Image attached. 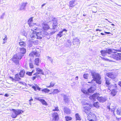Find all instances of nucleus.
Returning a JSON list of instances; mask_svg holds the SVG:
<instances>
[{
	"instance_id": "nucleus-50",
	"label": "nucleus",
	"mask_w": 121,
	"mask_h": 121,
	"mask_svg": "<svg viewBox=\"0 0 121 121\" xmlns=\"http://www.w3.org/2000/svg\"><path fill=\"white\" fill-rule=\"evenodd\" d=\"M5 14L4 13H3V14L1 16L0 18L1 19H3L5 16Z\"/></svg>"
},
{
	"instance_id": "nucleus-51",
	"label": "nucleus",
	"mask_w": 121,
	"mask_h": 121,
	"mask_svg": "<svg viewBox=\"0 0 121 121\" xmlns=\"http://www.w3.org/2000/svg\"><path fill=\"white\" fill-rule=\"evenodd\" d=\"M87 74H84L83 75L84 78L86 79L87 78Z\"/></svg>"
},
{
	"instance_id": "nucleus-14",
	"label": "nucleus",
	"mask_w": 121,
	"mask_h": 121,
	"mask_svg": "<svg viewBox=\"0 0 121 121\" xmlns=\"http://www.w3.org/2000/svg\"><path fill=\"white\" fill-rule=\"evenodd\" d=\"M27 4V2L26 3L23 2L22 3L20 7L19 10H25L26 9V7Z\"/></svg>"
},
{
	"instance_id": "nucleus-3",
	"label": "nucleus",
	"mask_w": 121,
	"mask_h": 121,
	"mask_svg": "<svg viewBox=\"0 0 121 121\" xmlns=\"http://www.w3.org/2000/svg\"><path fill=\"white\" fill-rule=\"evenodd\" d=\"M91 74L93 78L94 81H95L96 83L99 84L101 83V77L100 75L94 72H91Z\"/></svg>"
},
{
	"instance_id": "nucleus-26",
	"label": "nucleus",
	"mask_w": 121,
	"mask_h": 121,
	"mask_svg": "<svg viewBox=\"0 0 121 121\" xmlns=\"http://www.w3.org/2000/svg\"><path fill=\"white\" fill-rule=\"evenodd\" d=\"M95 90V87L91 86L88 89V91L89 92H93Z\"/></svg>"
},
{
	"instance_id": "nucleus-32",
	"label": "nucleus",
	"mask_w": 121,
	"mask_h": 121,
	"mask_svg": "<svg viewBox=\"0 0 121 121\" xmlns=\"http://www.w3.org/2000/svg\"><path fill=\"white\" fill-rule=\"evenodd\" d=\"M60 92L59 90L58 89H56L54 90L52 92L50 93L49 94H52L54 95V94H57Z\"/></svg>"
},
{
	"instance_id": "nucleus-19",
	"label": "nucleus",
	"mask_w": 121,
	"mask_h": 121,
	"mask_svg": "<svg viewBox=\"0 0 121 121\" xmlns=\"http://www.w3.org/2000/svg\"><path fill=\"white\" fill-rule=\"evenodd\" d=\"M107 100V99L105 97H99L98 100L100 102L103 103Z\"/></svg>"
},
{
	"instance_id": "nucleus-15",
	"label": "nucleus",
	"mask_w": 121,
	"mask_h": 121,
	"mask_svg": "<svg viewBox=\"0 0 121 121\" xmlns=\"http://www.w3.org/2000/svg\"><path fill=\"white\" fill-rule=\"evenodd\" d=\"M32 30L35 33L38 34H39V35H38V36H40V33L41 32V29H39V28H37L36 27H35Z\"/></svg>"
},
{
	"instance_id": "nucleus-52",
	"label": "nucleus",
	"mask_w": 121,
	"mask_h": 121,
	"mask_svg": "<svg viewBox=\"0 0 121 121\" xmlns=\"http://www.w3.org/2000/svg\"><path fill=\"white\" fill-rule=\"evenodd\" d=\"M35 86L36 87V88H37V89L39 90L40 91L41 89V88L39 87L38 85L36 84L35 85Z\"/></svg>"
},
{
	"instance_id": "nucleus-33",
	"label": "nucleus",
	"mask_w": 121,
	"mask_h": 121,
	"mask_svg": "<svg viewBox=\"0 0 121 121\" xmlns=\"http://www.w3.org/2000/svg\"><path fill=\"white\" fill-rule=\"evenodd\" d=\"M39 59L38 58H36L35 60V63L37 65H39Z\"/></svg>"
},
{
	"instance_id": "nucleus-11",
	"label": "nucleus",
	"mask_w": 121,
	"mask_h": 121,
	"mask_svg": "<svg viewBox=\"0 0 121 121\" xmlns=\"http://www.w3.org/2000/svg\"><path fill=\"white\" fill-rule=\"evenodd\" d=\"M52 120L54 121H57L59 119V115L57 112H54L52 113Z\"/></svg>"
},
{
	"instance_id": "nucleus-18",
	"label": "nucleus",
	"mask_w": 121,
	"mask_h": 121,
	"mask_svg": "<svg viewBox=\"0 0 121 121\" xmlns=\"http://www.w3.org/2000/svg\"><path fill=\"white\" fill-rule=\"evenodd\" d=\"M75 0H73L70 1L69 2V8L71 9V8H72L74 7L75 5Z\"/></svg>"
},
{
	"instance_id": "nucleus-58",
	"label": "nucleus",
	"mask_w": 121,
	"mask_h": 121,
	"mask_svg": "<svg viewBox=\"0 0 121 121\" xmlns=\"http://www.w3.org/2000/svg\"><path fill=\"white\" fill-rule=\"evenodd\" d=\"M32 87L34 89L35 91H36V87L35 86H32Z\"/></svg>"
},
{
	"instance_id": "nucleus-25",
	"label": "nucleus",
	"mask_w": 121,
	"mask_h": 121,
	"mask_svg": "<svg viewBox=\"0 0 121 121\" xmlns=\"http://www.w3.org/2000/svg\"><path fill=\"white\" fill-rule=\"evenodd\" d=\"M110 79L106 77H105V83L107 86H108L110 85L111 84L110 82Z\"/></svg>"
},
{
	"instance_id": "nucleus-45",
	"label": "nucleus",
	"mask_w": 121,
	"mask_h": 121,
	"mask_svg": "<svg viewBox=\"0 0 121 121\" xmlns=\"http://www.w3.org/2000/svg\"><path fill=\"white\" fill-rule=\"evenodd\" d=\"M29 66L30 68L31 69L33 68H34V66L33 65V64L31 63H29Z\"/></svg>"
},
{
	"instance_id": "nucleus-63",
	"label": "nucleus",
	"mask_w": 121,
	"mask_h": 121,
	"mask_svg": "<svg viewBox=\"0 0 121 121\" xmlns=\"http://www.w3.org/2000/svg\"><path fill=\"white\" fill-rule=\"evenodd\" d=\"M9 95L7 94H5L4 95V96L6 97H8L9 96Z\"/></svg>"
},
{
	"instance_id": "nucleus-35",
	"label": "nucleus",
	"mask_w": 121,
	"mask_h": 121,
	"mask_svg": "<svg viewBox=\"0 0 121 121\" xmlns=\"http://www.w3.org/2000/svg\"><path fill=\"white\" fill-rule=\"evenodd\" d=\"M43 92H45V93H48L50 91V90L48 88H46L43 89L41 90Z\"/></svg>"
},
{
	"instance_id": "nucleus-17",
	"label": "nucleus",
	"mask_w": 121,
	"mask_h": 121,
	"mask_svg": "<svg viewBox=\"0 0 121 121\" xmlns=\"http://www.w3.org/2000/svg\"><path fill=\"white\" fill-rule=\"evenodd\" d=\"M42 25L43 29L44 30H46L50 28L49 26L47 24L43 23Z\"/></svg>"
},
{
	"instance_id": "nucleus-48",
	"label": "nucleus",
	"mask_w": 121,
	"mask_h": 121,
	"mask_svg": "<svg viewBox=\"0 0 121 121\" xmlns=\"http://www.w3.org/2000/svg\"><path fill=\"white\" fill-rule=\"evenodd\" d=\"M32 74L31 72H27L26 73V74L30 76Z\"/></svg>"
},
{
	"instance_id": "nucleus-54",
	"label": "nucleus",
	"mask_w": 121,
	"mask_h": 121,
	"mask_svg": "<svg viewBox=\"0 0 121 121\" xmlns=\"http://www.w3.org/2000/svg\"><path fill=\"white\" fill-rule=\"evenodd\" d=\"M101 58L102 59H104V60H107V61H109L110 60H109V59H107L106 58H104L103 57H101Z\"/></svg>"
},
{
	"instance_id": "nucleus-34",
	"label": "nucleus",
	"mask_w": 121,
	"mask_h": 121,
	"mask_svg": "<svg viewBox=\"0 0 121 121\" xmlns=\"http://www.w3.org/2000/svg\"><path fill=\"white\" fill-rule=\"evenodd\" d=\"M4 38L3 39V42L2 43L3 44H4L7 42L8 38L7 35H4Z\"/></svg>"
},
{
	"instance_id": "nucleus-12",
	"label": "nucleus",
	"mask_w": 121,
	"mask_h": 121,
	"mask_svg": "<svg viewBox=\"0 0 121 121\" xmlns=\"http://www.w3.org/2000/svg\"><path fill=\"white\" fill-rule=\"evenodd\" d=\"M99 94L96 93L94 94L92 96L90 97L91 99L93 101H95L96 99L98 100V98L99 96Z\"/></svg>"
},
{
	"instance_id": "nucleus-44",
	"label": "nucleus",
	"mask_w": 121,
	"mask_h": 121,
	"mask_svg": "<svg viewBox=\"0 0 121 121\" xmlns=\"http://www.w3.org/2000/svg\"><path fill=\"white\" fill-rule=\"evenodd\" d=\"M56 23L55 24H54V23H53V24L52 25V26H53V29H55L57 25V23L56 22Z\"/></svg>"
},
{
	"instance_id": "nucleus-43",
	"label": "nucleus",
	"mask_w": 121,
	"mask_h": 121,
	"mask_svg": "<svg viewBox=\"0 0 121 121\" xmlns=\"http://www.w3.org/2000/svg\"><path fill=\"white\" fill-rule=\"evenodd\" d=\"M65 118L67 121H68L72 119V118L71 117L69 116H66Z\"/></svg>"
},
{
	"instance_id": "nucleus-55",
	"label": "nucleus",
	"mask_w": 121,
	"mask_h": 121,
	"mask_svg": "<svg viewBox=\"0 0 121 121\" xmlns=\"http://www.w3.org/2000/svg\"><path fill=\"white\" fill-rule=\"evenodd\" d=\"M38 41L37 40H36L35 41H33V43L35 45H36L38 44Z\"/></svg>"
},
{
	"instance_id": "nucleus-36",
	"label": "nucleus",
	"mask_w": 121,
	"mask_h": 121,
	"mask_svg": "<svg viewBox=\"0 0 121 121\" xmlns=\"http://www.w3.org/2000/svg\"><path fill=\"white\" fill-rule=\"evenodd\" d=\"M63 35L62 31H60L58 33L56 37H59L60 38Z\"/></svg>"
},
{
	"instance_id": "nucleus-61",
	"label": "nucleus",
	"mask_w": 121,
	"mask_h": 121,
	"mask_svg": "<svg viewBox=\"0 0 121 121\" xmlns=\"http://www.w3.org/2000/svg\"><path fill=\"white\" fill-rule=\"evenodd\" d=\"M62 31V33L64 31H65V32H66L67 31V30H66V29H63L62 31Z\"/></svg>"
},
{
	"instance_id": "nucleus-40",
	"label": "nucleus",
	"mask_w": 121,
	"mask_h": 121,
	"mask_svg": "<svg viewBox=\"0 0 121 121\" xmlns=\"http://www.w3.org/2000/svg\"><path fill=\"white\" fill-rule=\"evenodd\" d=\"M33 43V41H29L28 43V46L30 47H31Z\"/></svg>"
},
{
	"instance_id": "nucleus-29",
	"label": "nucleus",
	"mask_w": 121,
	"mask_h": 121,
	"mask_svg": "<svg viewBox=\"0 0 121 121\" xmlns=\"http://www.w3.org/2000/svg\"><path fill=\"white\" fill-rule=\"evenodd\" d=\"M25 73V72L24 70H20L19 73V75H20V76L21 77H23L24 76Z\"/></svg>"
},
{
	"instance_id": "nucleus-8",
	"label": "nucleus",
	"mask_w": 121,
	"mask_h": 121,
	"mask_svg": "<svg viewBox=\"0 0 121 121\" xmlns=\"http://www.w3.org/2000/svg\"><path fill=\"white\" fill-rule=\"evenodd\" d=\"M82 109H83V111L87 114H88L90 113H91V108L89 106L83 107Z\"/></svg>"
},
{
	"instance_id": "nucleus-22",
	"label": "nucleus",
	"mask_w": 121,
	"mask_h": 121,
	"mask_svg": "<svg viewBox=\"0 0 121 121\" xmlns=\"http://www.w3.org/2000/svg\"><path fill=\"white\" fill-rule=\"evenodd\" d=\"M108 89L110 91L112 90H114L115 89H117V86L116 84H115L114 85H112L111 84L110 85L108 86Z\"/></svg>"
},
{
	"instance_id": "nucleus-2",
	"label": "nucleus",
	"mask_w": 121,
	"mask_h": 121,
	"mask_svg": "<svg viewBox=\"0 0 121 121\" xmlns=\"http://www.w3.org/2000/svg\"><path fill=\"white\" fill-rule=\"evenodd\" d=\"M115 51L116 52H119L120 50L118 49H107L106 50H102L100 51V52L102 55L103 56H105L108 55V56L110 57V56L108 55L109 54H111L112 53H116Z\"/></svg>"
},
{
	"instance_id": "nucleus-9",
	"label": "nucleus",
	"mask_w": 121,
	"mask_h": 121,
	"mask_svg": "<svg viewBox=\"0 0 121 121\" xmlns=\"http://www.w3.org/2000/svg\"><path fill=\"white\" fill-rule=\"evenodd\" d=\"M36 72L33 75H38L39 74H44V73L43 70L40 69L36 68Z\"/></svg>"
},
{
	"instance_id": "nucleus-7",
	"label": "nucleus",
	"mask_w": 121,
	"mask_h": 121,
	"mask_svg": "<svg viewBox=\"0 0 121 121\" xmlns=\"http://www.w3.org/2000/svg\"><path fill=\"white\" fill-rule=\"evenodd\" d=\"M110 57L117 60H121V53H116L112 54Z\"/></svg>"
},
{
	"instance_id": "nucleus-23",
	"label": "nucleus",
	"mask_w": 121,
	"mask_h": 121,
	"mask_svg": "<svg viewBox=\"0 0 121 121\" xmlns=\"http://www.w3.org/2000/svg\"><path fill=\"white\" fill-rule=\"evenodd\" d=\"M33 18L31 17L30 18L28 21V23L29 26H32L34 25V23H33Z\"/></svg>"
},
{
	"instance_id": "nucleus-56",
	"label": "nucleus",
	"mask_w": 121,
	"mask_h": 121,
	"mask_svg": "<svg viewBox=\"0 0 121 121\" xmlns=\"http://www.w3.org/2000/svg\"><path fill=\"white\" fill-rule=\"evenodd\" d=\"M38 76L36 75L35 76H34L32 78V79L33 80H34L36 78H37Z\"/></svg>"
},
{
	"instance_id": "nucleus-28",
	"label": "nucleus",
	"mask_w": 121,
	"mask_h": 121,
	"mask_svg": "<svg viewBox=\"0 0 121 121\" xmlns=\"http://www.w3.org/2000/svg\"><path fill=\"white\" fill-rule=\"evenodd\" d=\"M65 46L67 47L70 48L71 46V42L70 40H68L65 44Z\"/></svg>"
},
{
	"instance_id": "nucleus-59",
	"label": "nucleus",
	"mask_w": 121,
	"mask_h": 121,
	"mask_svg": "<svg viewBox=\"0 0 121 121\" xmlns=\"http://www.w3.org/2000/svg\"><path fill=\"white\" fill-rule=\"evenodd\" d=\"M32 87L34 89L35 91H36V87L35 86H32Z\"/></svg>"
},
{
	"instance_id": "nucleus-21",
	"label": "nucleus",
	"mask_w": 121,
	"mask_h": 121,
	"mask_svg": "<svg viewBox=\"0 0 121 121\" xmlns=\"http://www.w3.org/2000/svg\"><path fill=\"white\" fill-rule=\"evenodd\" d=\"M48 35V33L45 30H42L40 33V35L39 36L41 37V39L42 37H45Z\"/></svg>"
},
{
	"instance_id": "nucleus-60",
	"label": "nucleus",
	"mask_w": 121,
	"mask_h": 121,
	"mask_svg": "<svg viewBox=\"0 0 121 121\" xmlns=\"http://www.w3.org/2000/svg\"><path fill=\"white\" fill-rule=\"evenodd\" d=\"M56 31H52V32H51L50 33V35H53V34H54L55 33Z\"/></svg>"
},
{
	"instance_id": "nucleus-53",
	"label": "nucleus",
	"mask_w": 121,
	"mask_h": 121,
	"mask_svg": "<svg viewBox=\"0 0 121 121\" xmlns=\"http://www.w3.org/2000/svg\"><path fill=\"white\" fill-rule=\"evenodd\" d=\"M53 110L54 111H59V110L58 108L57 107H56Z\"/></svg>"
},
{
	"instance_id": "nucleus-13",
	"label": "nucleus",
	"mask_w": 121,
	"mask_h": 121,
	"mask_svg": "<svg viewBox=\"0 0 121 121\" xmlns=\"http://www.w3.org/2000/svg\"><path fill=\"white\" fill-rule=\"evenodd\" d=\"M106 75L109 78L112 79H114L116 77V76L113 72L107 73H106Z\"/></svg>"
},
{
	"instance_id": "nucleus-30",
	"label": "nucleus",
	"mask_w": 121,
	"mask_h": 121,
	"mask_svg": "<svg viewBox=\"0 0 121 121\" xmlns=\"http://www.w3.org/2000/svg\"><path fill=\"white\" fill-rule=\"evenodd\" d=\"M64 100L65 102H68L69 101V98L66 96L65 95H63Z\"/></svg>"
},
{
	"instance_id": "nucleus-37",
	"label": "nucleus",
	"mask_w": 121,
	"mask_h": 121,
	"mask_svg": "<svg viewBox=\"0 0 121 121\" xmlns=\"http://www.w3.org/2000/svg\"><path fill=\"white\" fill-rule=\"evenodd\" d=\"M55 83L54 82H52L50 83V85L48 86H47L48 88H50L51 87H53L55 85Z\"/></svg>"
},
{
	"instance_id": "nucleus-49",
	"label": "nucleus",
	"mask_w": 121,
	"mask_h": 121,
	"mask_svg": "<svg viewBox=\"0 0 121 121\" xmlns=\"http://www.w3.org/2000/svg\"><path fill=\"white\" fill-rule=\"evenodd\" d=\"M82 92L84 94H87V92H88V91H86L82 89Z\"/></svg>"
},
{
	"instance_id": "nucleus-5",
	"label": "nucleus",
	"mask_w": 121,
	"mask_h": 121,
	"mask_svg": "<svg viewBox=\"0 0 121 121\" xmlns=\"http://www.w3.org/2000/svg\"><path fill=\"white\" fill-rule=\"evenodd\" d=\"M13 112L11 117L13 118H16L17 116L22 114L23 112V111L20 109H16L15 110L14 109H12Z\"/></svg>"
},
{
	"instance_id": "nucleus-20",
	"label": "nucleus",
	"mask_w": 121,
	"mask_h": 121,
	"mask_svg": "<svg viewBox=\"0 0 121 121\" xmlns=\"http://www.w3.org/2000/svg\"><path fill=\"white\" fill-rule=\"evenodd\" d=\"M79 41V40L78 39H73V44L76 45V46H78V45L80 43Z\"/></svg>"
},
{
	"instance_id": "nucleus-42",
	"label": "nucleus",
	"mask_w": 121,
	"mask_h": 121,
	"mask_svg": "<svg viewBox=\"0 0 121 121\" xmlns=\"http://www.w3.org/2000/svg\"><path fill=\"white\" fill-rule=\"evenodd\" d=\"M19 44L20 46L22 47L25 46L26 45L25 42L23 41L20 42Z\"/></svg>"
},
{
	"instance_id": "nucleus-16",
	"label": "nucleus",
	"mask_w": 121,
	"mask_h": 121,
	"mask_svg": "<svg viewBox=\"0 0 121 121\" xmlns=\"http://www.w3.org/2000/svg\"><path fill=\"white\" fill-rule=\"evenodd\" d=\"M35 99L40 101L43 105H48L47 103L43 99H41L40 98H35Z\"/></svg>"
},
{
	"instance_id": "nucleus-27",
	"label": "nucleus",
	"mask_w": 121,
	"mask_h": 121,
	"mask_svg": "<svg viewBox=\"0 0 121 121\" xmlns=\"http://www.w3.org/2000/svg\"><path fill=\"white\" fill-rule=\"evenodd\" d=\"M20 79L21 78L19 76L18 74H16L15 77L14 78V79H12V80L15 81H17Z\"/></svg>"
},
{
	"instance_id": "nucleus-39",
	"label": "nucleus",
	"mask_w": 121,
	"mask_h": 121,
	"mask_svg": "<svg viewBox=\"0 0 121 121\" xmlns=\"http://www.w3.org/2000/svg\"><path fill=\"white\" fill-rule=\"evenodd\" d=\"M93 105L94 107L97 108H99V103L98 102L94 103Z\"/></svg>"
},
{
	"instance_id": "nucleus-6",
	"label": "nucleus",
	"mask_w": 121,
	"mask_h": 121,
	"mask_svg": "<svg viewBox=\"0 0 121 121\" xmlns=\"http://www.w3.org/2000/svg\"><path fill=\"white\" fill-rule=\"evenodd\" d=\"M88 115L87 119L89 121H94L96 120V117L94 114L91 112V113H90Z\"/></svg>"
},
{
	"instance_id": "nucleus-10",
	"label": "nucleus",
	"mask_w": 121,
	"mask_h": 121,
	"mask_svg": "<svg viewBox=\"0 0 121 121\" xmlns=\"http://www.w3.org/2000/svg\"><path fill=\"white\" fill-rule=\"evenodd\" d=\"M40 55L39 53L37 50L33 51L29 55V56H39Z\"/></svg>"
},
{
	"instance_id": "nucleus-41",
	"label": "nucleus",
	"mask_w": 121,
	"mask_h": 121,
	"mask_svg": "<svg viewBox=\"0 0 121 121\" xmlns=\"http://www.w3.org/2000/svg\"><path fill=\"white\" fill-rule=\"evenodd\" d=\"M75 117L76 120H81V118L80 117V115L78 114H75Z\"/></svg>"
},
{
	"instance_id": "nucleus-64",
	"label": "nucleus",
	"mask_w": 121,
	"mask_h": 121,
	"mask_svg": "<svg viewBox=\"0 0 121 121\" xmlns=\"http://www.w3.org/2000/svg\"><path fill=\"white\" fill-rule=\"evenodd\" d=\"M35 70H32V71L31 72L32 73H34L35 72Z\"/></svg>"
},
{
	"instance_id": "nucleus-31",
	"label": "nucleus",
	"mask_w": 121,
	"mask_h": 121,
	"mask_svg": "<svg viewBox=\"0 0 121 121\" xmlns=\"http://www.w3.org/2000/svg\"><path fill=\"white\" fill-rule=\"evenodd\" d=\"M111 94L113 96H114L115 95L117 92V89L111 90Z\"/></svg>"
},
{
	"instance_id": "nucleus-4",
	"label": "nucleus",
	"mask_w": 121,
	"mask_h": 121,
	"mask_svg": "<svg viewBox=\"0 0 121 121\" xmlns=\"http://www.w3.org/2000/svg\"><path fill=\"white\" fill-rule=\"evenodd\" d=\"M39 34H38L34 32L32 30L30 31L29 36V39L30 40H34L35 39H41V37L39 36Z\"/></svg>"
},
{
	"instance_id": "nucleus-57",
	"label": "nucleus",
	"mask_w": 121,
	"mask_h": 121,
	"mask_svg": "<svg viewBox=\"0 0 121 121\" xmlns=\"http://www.w3.org/2000/svg\"><path fill=\"white\" fill-rule=\"evenodd\" d=\"M82 105H86L88 104V103H87V102H82Z\"/></svg>"
},
{
	"instance_id": "nucleus-62",
	"label": "nucleus",
	"mask_w": 121,
	"mask_h": 121,
	"mask_svg": "<svg viewBox=\"0 0 121 121\" xmlns=\"http://www.w3.org/2000/svg\"><path fill=\"white\" fill-rule=\"evenodd\" d=\"M118 83V85L121 87V81L119 82Z\"/></svg>"
},
{
	"instance_id": "nucleus-47",
	"label": "nucleus",
	"mask_w": 121,
	"mask_h": 121,
	"mask_svg": "<svg viewBox=\"0 0 121 121\" xmlns=\"http://www.w3.org/2000/svg\"><path fill=\"white\" fill-rule=\"evenodd\" d=\"M21 34L22 35L25 36L26 34L25 31L22 30L21 31Z\"/></svg>"
},
{
	"instance_id": "nucleus-1",
	"label": "nucleus",
	"mask_w": 121,
	"mask_h": 121,
	"mask_svg": "<svg viewBox=\"0 0 121 121\" xmlns=\"http://www.w3.org/2000/svg\"><path fill=\"white\" fill-rule=\"evenodd\" d=\"M17 50L18 53L16 55H15L13 56V60L16 64L19 63V60L21 59L26 52V49L23 48H18Z\"/></svg>"
},
{
	"instance_id": "nucleus-46",
	"label": "nucleus",
	"mask_w": 121,
	"mask_h": 121,
	"mask_svg": "<svg viewBox=\"0 0 121 121\" xmlns=\"http://www.w3.org/2000/svg\"><path fill=\"white\" fill-rule=\"evenodd\" d=\"M47 59L48 60H49L51 62V63L52 64L53 62L52 59L51 57L49 56L47 57Z\"/></svg>"
},
{
	"instance_id": "nucleus-38",
	"label": "nucleus",
	"mask_w": 121,
	"mask_h": 121,
	"mask_svg": "<svg viewBox=\"0 0 121 121\" xmlns=\"http://www.w3.org/2000/svg\"><path fill=\"white\" fill-rule=\"evenodd\" d=\"M116 112L117 114L121 116V109H118L117 110Z\"/></svg>"
},
{
	"instance_id": "nucleus-24",
	"label": "nucleus",
	"mask_w": 121,
	"mask_h": 121,
	"mask_svg": "<svg viewBox=\"0 0 121 121\" xmlns=\"http://www.w3.org/2000/svg\"><path fill=\"white\" fill-rule=\"evenodd\" d=\"M63 110L64 112L66 114H69L71 113L70 110L67 107H64Z\"/></svg>"
}]
</instances>
